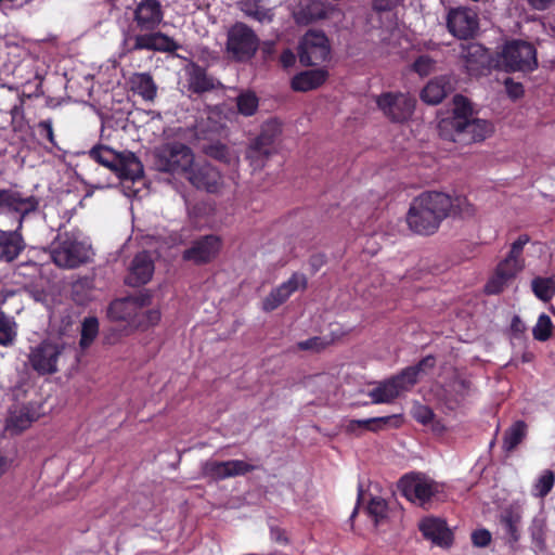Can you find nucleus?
I'll return each instance as SVG.
<instances>
[{
	"label": "nucleus",
	"mask_w": 555,
	"mask_h": 555,
	"mask_svg": "<svg viewBox=\"0 0 555 555\" xmlns=\"http://www.w3.org/2000/svg\"><path fill=\"white\" fill-rule=\"evenodd\" d=\"M164 20V11L159 0H140L134 10L132 24L122 30L120 56L139 51L175 53L181 44L158 29Z\"/></svg>",
	"instance_id": "f257e3e1"
},
{
	"label": "nucleus",
	"mask_w": 555,
	"mask_h": 555,
	"mask_svg": "<svg viewBox=\"0 0 555 555\" xmlns=\"http://www.w3.org/2000/svg\"><path fill=\"white\" fill-rule=\"evenodd\" d=\"M474 212L473 205L465 196L425 191L412 201L405 219L413 233L429 236L439 230L446 218L450 216L468 217Z\"/></svg>",
	"instance_id": "f03ea898"
},
{
	"label": "nucleus",
	"mask_w": 555,
	"mask_h": 555,
	"mask_svg": "<svg viewBox=\"0 0 555 555\" xmlns=\"http://www.w3.org/2000/svg\"><path fill=\"white\" fill-rule=\"evenodd\" d=\"M91 159L115 172L121 180L137 181L143 177V165L134 153L116 152L106 145H95L89 151Z\"/></svg>",
	"instance_id": "7ed1b4c3"
},
{
	"label": "nucleus",
	"mask_w": 555,
	"mask_h": 555,
	"mask_svg": "<svg viewBox=\"0 0 555 555\" xmlns=\"http://www.w3.org/2000/svg\"><path fill=\"white\" fill-rule=\"evenodd\" d=\"M193 163L191 147L180 142H167L154 151V166L160 172L184 175Z\"/></svg>",
	"instance_id": "20e7f679"
},
{
	"label": "nucleus",
	"mask_w": 555,
	"mask_h": 555,
	"mask_svg": "<svg viewBox=\"0 0 555 555\" xmlns=\"http://www.w3.org/2000/svg\"><path fill=\"white\" fill-rule=\"evenodd\" d=\"M495 66L507 73H530L538 67L537 50L530 42L513 40L507 42L499 54Z\"/></svg>",
	"instance_id": "39448f33"
},
{
	"label": "nucleus",
	"mask_w": 555,
	"mask_h": 555,
	"mask_svg": "<svg viewBox=\"0 0 555 555\" xmlns=\"http://www.w3.org/2000/svg\"><path fill=\"white\" fill-rule=\"evenodd\" d=\"M260 40L254 29L243 22H236L227 34L225 49L236 62H248L257 53Z\"/></svg>",
	"instance_id": "423d86ee"
},
{
	"label": "nucleus",
	"mask_w": 555,
	"mask_h": 555,
	"mask_svg": "<svg viewBox=\"0 0 555 555\" xmlns=\"http://www.w3.org/2000/svg\"><path fill=\"white\" fill-rule=\"evenodd\" d=\"M398 489L408 501L425 507L439 493V483L424 473L411 472L399 479Z\"/></svg>",
	"instance_id": "0eeeda50"
},
{
	"label": "nucleus",
	"mask_w": 555,
	"mask_h": 555,
	"mask_svg": "<svg viewBox=\"0 0 555 555\" xmlns=\"http://www.w3.org/2000/svg\"><path fill=\"white\" fill-rule=\"evenodd\" d=\"M281 132V124L276 119H269L262 124L259 134L246 151V158L254 170L264 167L266 160L275 151V141Z\"/></svg>",
	"instance_id": "6e6552de"
},
{
	"label": "nucleus",
	"mask_w": 555,
	"mask_h": 555,
	"mask_svg": "<svg viewBox=\"0 0 555 555\" xmlns=\"http://www.w3.org/2000/svg\"><path fill=\"white\" fill-rule=\"evenodd\" d=\"M52 260L63 269H76L93 260L94 251L90 243L66 236L52 250Z\"/></svg>",
	"instance_id": "1a4fd4ad"
},
{
	"label": "nucleus",
	"mask_w": 555,
	"mask_h": 555,
	"mask_svg": "<svg viewBox=\"0 0 555 555\" xmlns=\"http://www.w3.org/2000/svg\"><path fill=\"white\" fill-rule=\"evenodd\" d=\"M376 105L391 122L403 124L413 116L416 99L410 93L389 91L376 98Z\"/></svg>",
	"instance_id": "9d476101"
},
{
	"label": "nucleus",
	"mask_w": 555,
	"mask_h": 555,
	"mask_svg": "<svg viewBox=\"0 0 555 555\" xmlns=\"http://www.w3.org/2000/svg\"><path fill=\"white\" fill-rule=\"evenodd\" d=\"M331 56L328 38L321 30H308L298 47L299 62L304 66H317Z\"/></svg>",
	"instance_id": "9b49d317"
},
{
	"label": "nucleus",
	"mask_w": 555,
	"mask_h": 555,
	"mask_svg": "<svg viewBox=\"0 0 555 555\" xmlns=\"http://www.w3.org/2000/svg\"><path fill=\"white\" fill-rule=\"evenodd\" d=\"M63 350L64 345L43 339L30 348L28 354L29 364L38 375L55 374L59 371V359Z\"/></svg>",
	"instance_id": "f8f14e48"
},
{
	"label": "nucleus",
	"mask_w": 555,
	"mask_h": 555,
	"mask_svg": "<svg viewBox=\"0 0 555 555\" xmlns=\"http://www.w3.org/2000/svg\"><path fill=\"white\" fill-rule=\"evenodd\" d=\"M40 201L35 195H26L14 189H0V214H14L18 229H23L25 218L39 208Z\"/></svg>",
	"instance_id": "ddd939ff"
},
{
	"label": "nucleus",
	"mask_w": 555,
	"mask_h": 555,
	"mask_svg": "<svg viewBox=\"0 0 555 555\" xmlns=\"http://www.w3.org/2000/svg\"><path fill=\"white\" fill-rule=\"evenodd\" d=\"M459 56L469 76L485 75L493 66L491 52L477 42L461 43Z\"/></svg>",
	"instance_id": "4468645a"
},
{
	"label": "nucleus",
	"mask_w": 555,
	"mask_h": 555,
	"mask_svg": "<svg viewBox=\"0 0 555 555\" xmlns=\"http://www.w3.org/2000/svg\"><path fill=\"white\" fill-rule=\"evenodd\" d=\"M222 247V241L218 235L207 234L194 240L190 247L182 253V260L203 266L214 261Z\"/></svg>",
	"instance_id": "2eb2a0df"
},
{
	"label": "nucleus",
	"mask_w": 555,
	"mask_h": 555,
	"mask_svg": "<svg viewBox=\"0 0 555 555\" xmlns=\"http://www.w3.org/2000/svg\"><path fill=\"white\" fill-rule=\"evenodd\" d=\"M151 299L152 296L146 292L135 296L115 299L109 304L107 314L114 321H126L131 326H134L139 310L149 306Z\"/></svg>",
	"instance_id": "dca6fc26"
},
{
	"label": "nucleus",
	"mask_w": 555,
	"mask_h": 555,
	"mask_svg": "<svg viewBox=\"0 0 555 555\" xmlns=\"http://www.w3.org/2000/svg\"><path fill=\"white\" fill-rule=\"evenodd\" d=\"M447 27L459 39L473 38L479 29L478 14L469 8L451 9L447 16Z\"/></svg>",
	"instance_id": "f3484780"
},
{
	"label": "nucleus",
	"mask_w": 555,
	"mask_h": 555,
	"mask_svg": "<svg viewBox=\"0 0 555 555\" xmlns=\"http://www.w3.org/2000/svg\"><path fill=\"white\" fill-rule=\"evenodd\" d=\"M413 384L408 380L403 371L392 375L382 382L369 391V397L375 404L391 403L398 399L403 392L410 391Z\"/></svg>",
	"instance_id": "a211bd4d"
},
{
	"label": "nucleus",
	"mask_w": 555,
	"mask_h": 555,
	"mask_svg": "<svg viewBox=\"0 0 555 555\" xmlns=\"http://www.w3.org/2000/svg\"><path fill=\"white\" fill-rule=\"evenodd\" d=\"M456 125L457 129L452 130L449 134H443V138L455 143L470 144L486 140L493 132V125L486 119L472 118Z\"/></svg>",
	"instance_id": "6ab92c4d"
},
{
	"label": "nucleus",
	"mask_w": 555,
	"mask_h": 555,
	"mask_svg": "<svg viewBox=\"0 0 555 555\" xmlns=\"http://www.w3.org/2000/svg\"><path fill=\"white\" fill-rule=\"evenodd\" d=\"M258 467L242 460L229 461H206L202 466L204 477L211 478L216 481L232 478L236 476H244L254 472Z\"/></svg>",
	"instance_id": "aec40b11"
},
{
	"label": "nucleus",
	"mask_w": 555,
	"mask_h": 555,
	"mask_svg": "<svg viewBox=\"0 0 555 555\" xmlns=\"http://www.w3.org/2000/svg\"><path fill=\"white\" fill-rule=\"evenodd\" d=\"M308 286L307 276L304 273L295 272L280 286L273 288L262 301V309L271 312L283 305L298 289H306Z\"/></svg>",
	"instance_id": "412c9836"
},
{
	"label": "nucleus",
	"mask_w": 555,
	"mask_h": 555,
	"mask_svg": "<svg viewBox=\"0 0 555 555\" xmlns=\"http://www.w3.org/2000/svg\"><path fill=\"white\" fill-rule=\"evenodd\" d=\"M190 183L198 190L216 193L221 185V173L209 163H193L184 173Z\"/></svg>",
	"instance_id": "4be33fe9"
},
{
	"label": "nucleus",
	"mask_w": 555,
	"mask_h": 555,
	"mask_svg": "<svg viewBox=\"0 0 555 555\" xmlns=\"http://www.w3.org/2000/svg\"><path fill=\"white\" fill-rule=\"evenodd\" d=\"M155 264L149 251L138 253L128 269L125 283L131 287H139L147 284L154 274Z\"/></svg>",
	"instance_id": "5701e85b"
},
{
	"label": "nucleus",
	"mask_w": 555,
	"mask_h": 555,
	"mask_svg": "<svg viewBox=\"0 0 555 555\" xmlns=\"http://www.w3.org/2000/svg\"><path fill=\"white\" fill-rule=\"evenodd\" d=\"M420 531L425 539L441 547H449L453 543V533L447 522L440 518L426 517L420 522Z\"/></svg>",
	"instance_id": "b1692460"
},
{
	"label": "nucleus",
	"mask_w": 555,
	"mask_h": 555,
	"mask_svg": "<svg viewBox=\"0 0 555 555\" xmlns=\"http://www.w3.org/2000/svg\"><path fill=\"white\" fill-rule=\"evenodd\" d=\"M21 231L18 224L14 230L0 229V261L13 262L25 249L26 243Z\"/></svg>",
	"instance_id": "393cba45"
},
{
	"label": "nucleus",
	"mask_w": 555,
	"mask_h": 555,
	"mask_svg": "<svg viewBox=\"0 0 555 555\" xmlns=\"http://www.w3.org/2000/svg\"><path fill=\"white\" fill-rule=\"evenodd\" d=\"M330 77L325 67L308 69L296 74L291 80V87L297 92H308L323 86Z\"/></svg>",
	"instance_id": "a878e982"
},
{
	"label": "nucleus",
	"mask_w": 555,
	"mask_h": 555,
	"mask_svg": "<svg viewBox=\"0 0 555 555\" xmlns=\"http://www.w3.org/2000/svg\"><path fill=\"white\" fill-rule=\"evenodd\" d=\"M188 89L192 93L203 94L217 88V80L208 75L207 69L197 63H191L186 69Z\"/></svg>",
	"instance_id": "bb28decb"
},
{
	"label": "nucleus",
	"mask_w": 555,
	"mask_h": 555,
	"mask_svg": "<svg viewBox=\"0 0 555 555\" xmlns=\"http://www.w3.org/2000/svg\"><path fill=\"white\" fill-rule=\"evenodd\" d=\"M453 114L450 118L442 119L439 124L441 135L447 134L446 131L457 129V122L465 120L468 121L473 117V107L467 98L462 94H456L453 98Z\"/></svg>",
	"instance_id": "cd10ccee"
},
{
	"label": "nucleus",
	"mask_w": 555,
	"mask_h": 555,
	"mask_svg": "<svg viewBox=\"0 0 555 555\" xmlns=\"http://www.w3.org/2000/svg\"><path fill=\"white\" fill-rule=\"evenodd\" d=\"M401 424V415L396 414L388 416L372 417L367 420H351L346 426V431L349 434H354L358 429H364L377 433L387 427L399 428Z\"/></svg>",
	"instance_id": "c85d7f7f"
},
{
	"label": "nucleus",
	"mask_w": 555,
	"mask_h": 555,
	"mask_svg": "<svg viewBox=\"0 0 555 555\" xmlns=\"http://www.w3.org/2000/svg\"><path fill=\"white\" fill-rule=\"evenodd\" d=\"M452 86L447 76L436 77L427 82L421 91V100L437 105L451 92Z\"/></svg>",
	"instance_id": "c756f323"
},
{
	"label": "nucleus",
	"mask_w": 555,
	"mask_h": 555,
	"mask_svg": "<svg viewBox=\"0 0 555 555\" xmlns=\"http://www.w3.org/2000/svg\"><path fill=\"white\" fill-rule=\"evenodd\" d=\"M519 271L507 266L506 263L499 262L494 273L487 281L483 292L487 295H499L501 294L507 284L515 279Z\"/></svg>",
	"instance_id": "7c9ffc66"
},
{
	"label": "nucleus",
	"mask_w": 555,
	"mask_h": 555,
	"mask_svg": "<svg viewBox=\"0 0 555 555\" xmlns=\"http://www.w3.org/2000/svg\"><path fill=\"white\" fill-rule=\"evenodd\" d=\"M264 0H241V11L259 23H271L274 18L273 9L264 5Z\"/></svg>",
	"instance_id": "2f4dec72"
},
{
	"label": "nucleus",
	"mask_w": 555,
	"mask_h": 555,
	"mask_svg": "<svg viewBox=\"0 0 555 555\" xmlns=\"http://www.w3.org/2000/svg\"><path fill=\"white\" fill-rule=\"evenodd\" d=\"M131 89L145 101H153L157 94V86L150 73H135L130 78Z\"/></svg>",
	"instance_id": "473e14b6"
},
{
	"label": "nucleus",
	"mask_w": 555,
	"mask_h": 555,
	"mask_svg": "<svg viewBox=\"0 0 555 555\" xmlns=\"http://www.w3.org/2000/svg\"><path fill=\"white\" fill-rule=\"evenodd\" d=\"M527 434V424L524 421L515 422L508 427L503 436V450L506 453L514 451L525 439Z\"/></svg>",
	"instance_id": "72a5a7b5"
},
{
	"label": "nucleus",
	"mask_w": 555,
	"mask_h": 555,
	"mask_svg": "<svg viewBox=\"0 0 555 555\" xmlns=\"http://www.w3.org/2000/svg\"><path fill=\"white\" fill-rule=\"evenodd\" d=\"M521 521V516L518 512L508 508L505 509L500 517V522L505 530V534L508 538L509 543L518 542L520 538L519 525Z\"/></svg>",
	"instance_id": "f704fd0d"
},
{
	"label": "nucleus",
	"mask_w": 555,
	"mask_h": 555,
	"mask_svg": "<svg viewBox=\"0 0 555 555\" xmlns=\"http://www.w3.org/2000/svg\"><path fill=\"white\" fill-rule=\"evenodd\" d=\"M17 337V323L0 308V346L11 347Z\"/></svg>",
	"instance_id": "c9c22d12"
},
{
	"label": "nucleus",
	"mask_w": 555,
	"mask_h": 555,
	"mask_svg": "<svg viewBox=\"0 0 555 555\" xmlns=\"http://www.w3.org/2000/svg\"><path fill=\"white\" fill-rule=\"evenodd\" d=\"M529 241L530 237L528 234L519 235L518 238L511 245L508 255L501 262L506 263L517 271H520L524 267V247L529 243Z\"/></svg>",
	"instance_id": "e433bc0d"
},
{
	"label": "nucleus",
	"mask_w": 555,
	"mask_h": 555,
	"mask_svg": "<svg viewBox=\"0 0 555 555\" xmlns=\"http://www.w3.org/2000/svg\"><path fill=\"white\" fill-rule=\"evenodd\" d=\"M99 334V321L95 317L85 318L81 324L79 346L82 350L89 348Z\"/></svg>",
	"instance_id": "4c0bfd02"
},
{
	"label": "nucleus",
	"mask_w": 555,
	"mask_h": 555,
	"mask_svg": "<svg viewBox=\"0 0 555 555\" xmlns=\"http://www.w3.org/2000/svg\"><path fill=\"white\" fill-rule=\"evenodd\" d=\"M259 99L253 91H244L236 96L237 112L246 117L253 116L258 111Z\"/></svg>",
	"instance_id": "58836bf2"
},
{
	"label": "nucleus",
	"mask_w": 555,
	"mask_h": 555,
	"mask_svg": "<svg viewBox=\"0 0 555 555\" xmlns=\"http://www.w3.org/2000/svg\"><path fill=\"white\" fill-rule=\"evenodd\" d=\"M531 287L533 294L544 302L550 301L555 294V285L551 278H534Z\"/></svg>",
	"instance_id": "ea45409f"
},
{
	"label": "nucleus",
	"mask_w": 555,
	"mask_h": 555,
	"mask_svg": "<svg viewBox=\"0 0 555 555\" xmlns=\"http://www.w3.org/2000/svg\"><path fill=\"white\" fill-rule=\"evenodd\" d=\"M436 364V359L434 356H426L422 360H420L415 365H410L402 369L405 377L410 380L413 386L418 383L420 375L425 372L427 369H433Z\"/></svg>",
	"instance_id": "a19ab883"
},
{
	"label": "nucleus",
	"mask_w": 555,
	"mask_h": 555,
	"mask_svg": "<svg viewBox=\"0 0 555 555\" xmlns=\"http://www.w3.org/2000/svg\"><path fill=\"white\" fill-rule=\"evenodd\" d=\"M366 512L374 519L375 525H378L387 517L388 504L383 498L373 496L366 506Z\"/></svg>",
	"instance_id": "79ce46f5"
},
{
	"label": "nucleus",
	"mask_w": 555,
	"mask_h": 555,
	"mask_svg": "<svg viewBox=\"0 0 555 555\" xmlns=\"http://www.w3.org/2000/svg\"><path fill=\"white\" fill-rule=\"evenodd\" d=\"M553 331V323L551 318L542 313L538 318V321L532 330L533 338L539 341H546L551 338Z\"/></svg>",
	"instance_id": "37998d69"
},
{
	"label": "nucleus",
	"mask_w": 555,
	"mask_h": 555,
	"mask_svg": "<svg viewBox=\"0 0 555 555\" xmlns=\"http://www.w3.org/2000/svg\"><path fill=\"white\" fill-rule=\"evenodd\" d=\"M437 62L428 54L417 56L411 65L412 72L421 77H427L436 69Z\"/></svg>",
	"instance_id": "c03bdc74"
},
{
	"label": "nucleus",
	"mask_w": 555,
	"mask_h": 555,
	"mask_svg": "<svg viewBox=\"0 0 555 555\" xmlns=\"http://www.w3.org/2000/svg\"><path fill=\"white\" fill-rule=\"evenodd\" d=\"M554 482L555 474L551 469L544 470L533 486L534 495L539 498L546 496L552 491Z\"/></svg>",
	"instance_id": "a18cd8bd"
},
{
	"label": "nucleus",
	"mask_w": 555,
	"mask_h": 555,
	"mask_svg": "<svg viewBox=\"0 0 555 555\" xmlns=\"http://www.w3.org/2000/svg\"><path fill=\"white\" fill-rule=\"evenodd\" d=\"M160 311L157 309H150L144 311L143 309L139 310L138 319L135 320L134 327L146 330L152 327L160 321Z\"/></svg>",
	"instance_id": "49530a36"
},
{
	"label": "nucleus",
	"mask_w": 555,
	"mask_h": 555,
	"mask_svg": "<svg viewBox=\"0 0 555 555\" xmlns=\"http://www.w3.org/2000/svg\"><path fill=\"white\" fill-rule=\"evenodd\" d=\"M34 421V415L30 414L28 410L22 409L10 417L9 427L18 431H23L28 428Z\"/></svg>",
	"instance_id": "de8ad7c7"
},
{
	"label": "nucleus",
	"mask_w": 555,
	"mask_h": 555,
	"mask_svg": "<svg viewBox=\"0 0 555 555\" xmlns=\"http://www.w3.org/2000/svg\"><path fill=\"white\" fill-rule=\"evenodd\" d=\"M412 416L416 422L428 425L433 422L435 413L428 405L417 404L412 410Z\"/></svg>",
	"instance_id": "09e8293b"
},
{
	"label": "nucleus",
	"mask_w": 555,
	"mask_h": 555,
	"mask_svg": "<svg viewBox=\"0 0 555 555\" xmlns=\"http://www.w3.org/2000/svg\"><path fill=\"white\" fill-rule=\"evenodd\" d=\"M330 341L325 340L323 337L314 336L307 340L299 341L297 344L298 349L300 350H312V351H321L328 346Z\"/></svg>",
	"instance_id": "8fccbe9b"
},
{
	"label": "nucleus",
	"mask_w": 555,
	"mask_h": 555,
	"mask_svg": "<svg viewBox=\"0 0 555 555\" xmlns=\"http://www.w3.org/2000/svg\"><path fill=\"white\" fill-rule=\"evenodd\" d=\"M40 137L47 139L53 146H56L53 124L51 119L40 120L37 125Z\"/></svg>",
	"instance_id": "3c124183"
},
{
	"label": "nucleus",
	"mask_w": 555,
	"mask_h": 555,
	"mask_svg": "<svg viewBox=\"0 0 555 555\" xmlns=\"http://www.w3.org/2000/svg\"><path fill=\"white\" fill-rule=\"evenodd\" d=\"M472 542L477 547H486L491 542V533L487 529H478L472 533Z\"/></svg>",
	"instance_id": "603ef678"
},
{
	"label": "nucleus",
	"mask_w": 555,
	"mask_h": 555,
	"mask_svg": "<svg viewBox=\"0 0 555 555\" xmlns=\"http://www.w3.org/2000/svg\"><path fill=\"white\" fill-rule=\"evenodd\" d=\"M504 85L511 99L516 100L524 95L525 90L520 82H515L512 78H506Z\"/></svg>",
	"instance_id": "864d4df0"
},
{
	"label": "nucleus",
	"mask_w": 555,
	"mask_h": 555,
	"mask_svg": "<svg viewBox=\"0 0 555 555\" xmlns=\"http://www.w3.org/2000/svg\"><path fill=\"white\" fill-rule=\"evenodd\" d=\"M527 331L526 324L519 315H514L511 322V334L515 339H522Z\"/></svg>",
	"instance_id": "5fc2aeb1"
},
{
	"label": "nucleus",
	"mask_w": 555,
	"mask_h": 555,
	"mask_svg": "<svg viewBox=\"0 0 555 555\" xmlns=\"http://www.w3.org/2000/svg\"><path fill=\"white\" fill-rule=\"evenodd\" d=\"M403 0H374L373 9L376 12H387L395 9L399 5Z\"/></svg>",
	"instance_id": "6e6d98bb"
},
{
	"label": "nucleus",
	"mask_w": 555,
	"mask_h": 555,
	"mask_svg": "<svg viewBox=\"0 0 555 555\" xmlns=\"http://www.w3.org/2000/svg\"><path fill=\"white\" fill-rule=\"evenodd\" d=\"M207 153L217 159H223L227 156L228 151L225 145L217 144L209 146Z\"/></svg>",
	"instance_id": "4d7b16f0"
},
{
	"label": "nucleus",
	"mask_w": 555,
	"mask_h": 555,
	"mask_svg": "<svg viewBox=\"0 0 555 555\" xmlns=\"http://www.w3.org/2000/svg\"><path fill=\"white\" fill-rule=\"evenodd\" d=\"M295 60V54L289 49L284 50L280 56V62L284 67L294 65Z\"/></svg>",
	"instance_id": "13d9d810"
},
{
	"label": "nucleus",
	"mask_w": 555,
	"mask_h": 555,
	"mask_svg": "<svg viewBox=\"0 0 555 555\" xmlns=\"http://www.w3.org/2000/svg\"><path fill=\"white\" fill-rule=\"evenodd\" d=\"M261 50L264 56H271L275 52V42L271 40L264 41Z\"/></svg>",
	"instance_id": "bf43d9fd"
},
{
	"label": "nucleus",
	"mask_w": 555,
	"mask_h": 555,
	"mask_svg": "<svg viewBox=\"0 0 555 555\" xmlns=\"http://www.w3.org/2000/svg\"><path fill=\"white\" fill-rule=\"evenodd\" d=\"M11 461L0 453V478L9 470Z\"/></svg>",
	"instance_id": "052dcab7"
},
{
	"label": "nucleus",
	"mask_w": 555,
	"mask_h": 555,
	"mask_svg": "<svg viewBox=\"0 0 555 555\" xmlns=\"http://www.w3.org/2000/svg\"><path fill=\"white\" fill-rule=\"evenodd\" d=\"M553 0H529L530 4L537 10H545Z\"/></svg>",
	"instance_id": "680f3d73"
},
{
	"label": "nucleus",
	"mask_w": 555,
	"mask_h": 555,
	"mask_svg": "<svg viewBox=\"0 0 555 555\" xmlns=\"http://www.w3.org/2000/svg\"><path fill=\"white\" fill-rule=\"evenodd\" d=\"M531 535H532V539L535 541V542H542L543 539H542V531L541 529H537V528H532L531 529Z\"/></svg>",
	"instance_id": "e2e57ef3"
},
{
	"label": "nucleus",
	"mask_w": 555,
	"mask_h": 555,
	"mask_svg": "<svg viewBox=\"0 0 555 555\" xmlns=\"http://www.w3.org/2000/svg\"><path fill=\"white\" fill-rule=\"evenodd\" d=\"M532 359H533V354L531 352H524L522 356H521V361L524 363L525 362H530Z\"/></svg>",
	"instance_id": "0e129e2a"
},
{
	"label": "nucleus",
	"mask_w": 555,
	"mask_h": 555,
	"mask_svg": "<svg viewBox=\"0 0 555 555\" xmlns=\"http://www.w3.org/2000/svg\"><path fill=\"white\" fill-rule=\"evenodd\" d=\"M171 238H172V244L175 245H178V244H182V236L180 234H173L171 235Z\"/></svg>",
	"instance_id": "69168bd1"
},
{
	"label": "nucleus",
	"mask_w": 555,
	"mask_h": 555,
	"mask_svg": "<svg viewBox=\"0 0 555 555\" xmlns=\"http://www.w3.org/2000/svg\"><path fill=\"white\" fill-rule=\"evenodd\" d=\"M320 263H322V260H320V261H319V257H315V256H314V257H312V258H311V264H312L313 267H317V266H319Z\"/></svg>",
	"instance_id": "338daca9"
},
{
	"label": "nucleus",
	"mask_w": 555,
	"mask_h": 555,
	"mask_svg": "<svg viewBox=\"0 0 555 555\" xmlns=\"http://www.w3.org/2000/svg\"><path fill=\"white\" fill-rule=\"evenodd\" d=\"M361 498H362V490L360 489L359 494H358V503L360 502Z\"/></svg>",
	"instance_id": "774afa93"
}]
</instances>
